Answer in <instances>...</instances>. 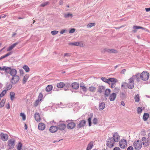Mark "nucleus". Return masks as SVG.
<instances>
[{"label": "nucleus", "instance_id": "f257e3e1", "mask_svg": "<svg viewBox=\"0 0 150 150\" xmlns=\"http://www.w3.org/2000/svg\"><path fill=\"white\" fill-rule=\"evenodd\" d=\"M149 74L147 71H144L142 72L140 75V79L143 81H146L148 79Z\"/></svg>", "mask_w": 150, "mask_h": 150}, {"label": "nucleus", "instance_id": "f03ea898", "mask_svg": "<svg viewBox=\"0 0 150 150\" xmlns=\"http://www.w3.org/2000/svg\"><path fill=\"white\" fill-rule=\"evenodd\" d=\"M5 70L6 72L10 74L13 76H16L17 73V71L16 69H11L10 67H6Z\"/></svg>", "mask_w": 150, "mask_h": 150}, {"label": "nucleus", "instance_id": "7ed1b4c3", "mask_svg": "<svg viewBox=\"0 0 150 150\" xmlns=\"http://www.w3.org/2000/svg\"><path fill=\"white\" fill-rule=\"evenodd\" d=\"M133 146L135 149L139 150L142 147V142L139 140L137 141H135L133 143Z\"/></svg>", "mask_w": 150, "mask_h": 150}, {"label": "nucleus", "instance_id": "20e7f679", "mask_svg": "<svg viewBox=\"0 0 150 150\" xmlns=\"http://www.w3.org/2000/svg\"><path fill=\"white\" fill-rule=\"evenodd\" d=\"M129 82L127 84L128 88L129 89H132L134 86V78L133 75L131 77L129 78Z\"/></svg>", "mask_w": 150, "mask_h": 150}, {"label": "nucleus", "instance_id": "39448f33", "mask_svg": "<svg viewBox=\"0 0 150 150\" xmlns=\"http://www.w3.org/2000/svg\"><path fill=\"white\" fill-rule=\"evenodd\" d=\"M127 140L124 139H121L119 142V146L122 149H125L127 146Z\"/></svg>", "mask_w": 150, "mask_h": 150}, {"label": "nucleus", "instance_id": "423d86ee", "mask_svg": "<svg viewBox=\"0 0 150 150\" xmlns=\"http://www.w3.org/2000/svg\"><path fill=\"white\" fill-rule=\"evenodd\" d=\"M113 137H110L108 139L107 141L106 145L109 147L111 148L113 146L115 142Z\"/></svg>", "mask_w": 150, "mask_h": 150}, {"label": "nucleus", "instance_id": "0eeeda50", "mask_svg": "<svg viewBox=\"0 0 150 150\" xmlns=\"http://www.w3.org/2000/svg\"><path fill=\"white\" fill-rule=\"evenodd\" d=\"M68 124L67 125V128L69 129H74L76 126L75 123L72 121H68Z\"/></svg>", "mask_w": 150, "mask_h": 150}, {"label": "nucleus", "instance_id": "6e6552de", "mask_svg": "<svg viewBox=\"0 0 150 150\" xmlns=\"http://www.w3.org/2000/svg\"><path fill=\"white\" fill-rule=\"evenodd\" d=\"M113 139L115 142H118L120 139V136L117 132L114 133L113 134Z\"/></svg>", "mask_w": 150, "mask_h": 150}, {"label": "nucleus", "instance_id": "1a4fd4ad", "mask_svg": "<svg viewBox=\"0 0 150 150\" xmlns=\"http://www.w3.org/2000/svg\"><path fill=\"white\" fill-rule=\"evenodd\" d=\"M15 141L13 139L9 140L8 142V146L10 149L13 148L15 146Z\"/></svg>", "mask_w": 150, "mask_h": 150}, {"label": "nucleus", "instance_id": "9d476101", "mask_svg": "<svg viewBox=\"0 0 150 150\" xmlns=\"http://www.w3.org/2000/svg\"><path fill=\"white\" fill-rule=\"evenodd\" d=\"M19 79L20 78L18 76L16 75L13 76L11 79V83L13 84H15L19 81Z\"/></svg>", "mask_w": 150, "mask_h": 150}, {"label": "nucleus", "instance_id": "9b49d317", "mask_svg": "<svg viewBox=\"0 0 150 150\" xmlns=\"http://www.w3.org/2000/svg\"><path fill=\"white\" fill-rule=\"evenodd\" d=\"M8 135L6 134L1 133V138L3 141H7L8 138Z\"/></svg>", "mask_w": 150, "mask_h": 150}, {"label": "nucleus", "instance_id": "f8f14e48", "mask_svg": "<svg viewBox=\"0 0 150 150\" xmlns=\"http://www.w3.org/2000/svg\"><path fill=\"white\" fill-rule=\"evenodd\" d=\"M86 123V121L85 120H82L79 122V123L77 125V128L79 129L81 127H83Z\"/></svg>", "mask_w": 150, "mask_h": 150}, {"label": "nucleus", "instance_id": "ddd939ff", "mask_svg": "<svg viewBox=\"0 0 150 150\" xmlns=\"http://www.w3.org/2000/svg\"><path fill=\"white\" fill-rule=\"evenodd\" d=\"M104 52H107L109 53H116L117 52V51L114 49H109L108 48H105L103 50Z\"/></svg>", "mask_w": 150, "mask_h": 150}, {"label": "nucleus", "instance_id": "4468645a", "mask_svg": "<svg viewBox=\"0 0 150 150\" xmlns=\"http://www.w3.org/2000/svg\"><path fill=\"white\" fill-rule=\"evenodd\" d=\"M116 94L113 93L110 95L109 97V100L110 101H113L115 99L116 97Z\"/></svg>", "mask_w": 150, "mask_h": 150}, {"label": "nucleus", "instance_id": "2eb2a0df", "mask_svg": "<svg viewBox=\"0 0 150 150\" xmlns=\"http://www.w3.org/2000/svg\"><path fill=\"white\" fill-rule=\"evenodd\" d=\"M71 86L73 89L77 90L79 88V85L77 82H74L71 84Z\"/></svg>", "mask_w": 150, "mask_h": 150}, {"label": "nucleus", "instance_id": "dca6fc26", "mask_svg": "<svg viewBox=\"0 0 150 150\" xmlns=\"http://www.w3.org/2000/svg\"><path fill=\"white\" fill-rule=\"evenodd\" d=\"M45 128V125L42 122L40 123L38 125V129L40 130H43Z\"/></svg>", "mask_w": 150, "mask_h": 150}, {"label": "nucleus", "instance_id": "f3484780", "mask_svg": "<svg viewBox=\"0 0 150 150\" xmlns=\"http://www.w3.org/2000/svg\"><path fill=\"white\" fill-rule=\"evenodd\" d=\"M34 117L35 120L38 122H39L41 120V118L39 113L36 112L35 113Z\"/></svg>", "mask_w": 150, "mask_h": 150}, {"label": "nucleus", "instance_id": "a211bd4d", "mask_svg": "<svg viewBox=\"0 0 150 150\" xmlns=\"http://www.w3.org/2000/svg\"><path fill=\"white\" fill-rule=\"evenodd\" d=\"M66 127V125L63 123H60L58 126V129L60 130H64Z\"/></svg>", "mask_w": 150, "mask_h": 150}, {"label": "nucleus", "instance_id": "6ab92c4d", "mask_svg": "<svg viewBox=\"0 0 150 150\" xmlns=\"http://www.w3.org/2000/svg\"><path fill=\"white\" fill-rule=\"evenodd\" d=\"M57 127L55 126H52L50 128V131L52 133L56 132L57 130Z\"/></svg>", "mask_w": 150, "mask_h": 150}, {"label": "nucleus", "instance_id": "aec40b11", "mask_svg": "<svg viewBox=\"0 0 150 150\" xmlns=\"http://www.w3.org/2000/svg\"><path fill=\"white\" fill-rule=\"evenodd\" d=\"M133 28L134 29L133 30V32L134 33H136L137 32V31L136 29H142L143 30L146 29V28H144L138 26H134L133 27Z\"/></svg>", "mask_w": 150, "mask_h": 150}, {"label": "nucleus", "instance_id": "412c9836", "mask_svg": "<svg viewBox=\"0 0 150 150\" xmlns=\"http://www.w3.org/2000/svg\"><path fill=\"white\" fill-rule=\"evenodd\" d=\"M105 88L104 86H100L98 89V92L101 93L105 91Z\"/></svg>", "mask_w": 150, "mask_h": 150}, {"label": "nucleus", "instance_id": "4be33fe9", "mask_svg": "<svg viewBox=\"0 0 150 150\" xmlns=\"http://www.w3.org/2000/svg\"><path fill=\"white\" fill-rule=\"evenodd\" d=\"M142 141H143L142 143L143 144L144 146H147L149 145L148 141L146 140V138L145 137H142Z\"/></svg>", "mask_w": 150, "mask_h": 150}, {"label": "nucleus", "instance_id": "5701e85b", "mask_svg": "<svg viewBox=\"0 0 150 150\" xmlns=\"http://www.w3.org/2000/svg\"><path fill=\"white\" fill-rule=\"evenodd\" d=\"M81 88L82 90L83 91L86 92L87 91V88L85 85L83 83H81L80 84Z\"/></svg>", "mask_w": 150, "mask_h": 150}, {"label": "nucleus", "instance_id": "b1692460", "mask_svg": "<svg viewBox=\"0 0 150 150\" xmlns=\"http://www.w3.org/2000/svg\"><path fill=\"white\" fill-rule=\"evenodd\" d=\"M29 76L28 74L25 75L23 77V84H25L27 81V80L28 79Z\"/></svg>", "mask_w": 150, "mask_h": 150}, {"label": "nucleus", "instance_id": "393cba45", "mask_svg": "<svg viewBox=\"0 0 150 150\" xmlns=\"http://www.w3.org/2000/svg\"><path fill=\"white\" fill-rule=\"evenodd\" d=\"M111 92V90L109 89H107L104 92V95L105 97H108L109 96Z\"/></svg>", "mask_w": 150, "mask_h": 150}, {"label": "nucleus", "instance_id": "a878e982", "mask_svg": "<svg viewBox=\"0 0 150 150\" xmlns=\"http://www.w3.org/2000/svg\"><path fill=\"white\" fill-rule=\"evenodd\" d=\"M93 142L91 141L90 142L88 145L86 150H91L93 147Z\"/></svg>", "mask_w": 150, "mask_h": 150}, {"label": "nucleus", "instance_id": "bb28decb", "mask_svg": "<svg viewBox=\"0 0 150 150\" xmlns=\"http://www.w3.org/2000/svg\"><path fill=\"white\" fill-rule=\"evenodd\" d=\"M18 44V43L17 42L12 45L7 49V51H9L12 50Z\"/></svg>", "mask_w": 150, "mask_h": 150}, {"label": "nucleus", "instance_id": "cd10ccee", "mask_svg": "<svg viewBox=\"0 0 150 150\" xmlns=\"http://www.w3.org/2000/svg\"><path fill=\"white\" fill-rule=\"evenodd\" d=\"M117 80L115 78H112L109 79L108 80V83H109V82H111L112 83H114L117 82Z\"/></svg>", "mask_w": 150, "mask_h": 150}, {"label": "nucleus", "instance_id": "c85d7f7f", "mask_svg": "<svg viewBox=\"0 0 150 150\" xmlns=\"http://www.w3.org/2000/svg\"><path fill=\"white\" fill-rule=\"evenodd\" d=\"M52 88L53 87L52 85H48L46 87V91L47 92H50L52 90Z\"/></svg>", "mask_w": 150, "mask_h": 150}, {"label": "nucleus", "instance_id": "c756f323", "mask_svg": "<svg viewBox=\"0 0 150 150\" xmlns=\"http://www.w3.org/2000/svg\"><path fill=\"white\" fill-rule=\"evenodd\" d=\"M96 88L93 86H90L88 88L89 90L91 92H94L96 90Z\"/></svg>", "mask_w": 150, "mask_h": 150}, {"label": "nucleus", "instance_id": "7c9ffc66", "mask_svg": "<svg viewBox=\"0 0 150 150\" xmlns=\"http://www.w3.org/2000/svg\"><path fill=\"white\" fill-rule=\"evenodd\" d=\"M65 86V84L63 82H60L57 83V86L59 88H62Z\"/></svg>", "mask_w": 150, "mask_h": 150}, {"label": "nucleus", "instance_id": "2f4dec72", "mask_svg": "<svg viewBox=\"0 0 150 150\" xmlns=\"http://www.w3.org/2000/svg\"><path fill=\"white\" fill-rule=\"evenodd\" d=\"M105 106V103H101L99 105V110H103Z\"/></svg>", "mask_w": 150, "mask_h": 150}, {"label": "nucleus", "instance_id": "473e14b6", "mask_svg": "<svg viewBox=\"0 0 150 150\" xmlns=\"http://www.w3.org/2000/svg\"><path fill=\"white\" fill-rule=\"evenodd\" d=\"M6 102L5 99H3L0 103V108H2L4 107Z\"/></svg>", "mask_w": 150, "mask_h": 150}, {"label": "nucleus", "instance_id": "72a5a7b5", "mask_svg": "<svg viewBox=\"0 0 150 150\" xmlns=\"http://www.w3.org/2000/svg\"><path fill=\"white\" fill-rule=\"evenodd\" d=\"M149 117V115L147 113H145L143 115V118L144 121H146Z\"/></svg>", "mask_w": 150, "mask_h": 150}, {"label": "nucleus", "instance_id": "f704fd0d", "mask_svg": "<svg viewBox=\"0 0 150 150\" xmlns=\"http://www.w3.org/2000/svg\"><path fill=\"white\" fill-rule=\"evenodd\" d=\"M23 68L26 72H28L30 71V69L29 67L26 65H25L23 67Z\"/></svg>", "mask_w": 150, "mask_h": 150}, {"label": "nucleus", "instance_id": "c9c22d12", "mask_svg": "<svg viewBox=\"0 0 150 150\" xmlns=\"http://www.w3.org/2000/svg\"><path fill=\"white\" fill-rule=\"evenodd\" d=\"M11 99L12 100L14 98L15 94L13 92H11L10 93Z\"/></svg>", "mask_w": 150, "mask_h": 150}, {"label": "nucleus", "instance_id": "e433bc0d", "mask_svg": "<svg viewBox=\"0 0 150 150\" xmlns=\"http://www.w3.org/2000/svg\"><path fill=\"white\" fill-rule=\"evenodd\" d=\"M139 75V73H138L136 74L134 76V78H136V80L138 82H139L140 81V79L138 77V76Z\"/></svg>", "mask_w": 150, "mask_h": 150}, {"label": "nucleus", "instance_id": "4c0bfd02", "mask_svg": "<svg viewBox=\"0 0 150 150\" xmlns=\"http://www.w3.org/2000/svg\"><path fill=\"white\" fill-rule=\"evenodd\" d=\"M144 107H138L137 109V112L139 114H140L142 111V110L144 109Z\"/></svg>", "mask_w": 150, "mask_h": 150}, {"label": "nucleus", "instance_id": "58836bf2", "mask_svg": "<svg viewBox=\"0 0 150 150\" xmlns=\"http://www.w3.org/2000/svg\"><path fill=\"white\" fill-rule=\"evenodd\" d=\"M11 52H9V53L6 54L2 56L1 57H0V60L1 59H3L7 57L9 55H11Z\"/></svg>", "mask_w": 150, "mask_h": 150}, {"label": "nucleus", "instance_id": "ea45409f", "mask_svg": "<svg viewBox=\"0 0 150 150\" xmlns=\"http://www.w3.org/2000/svg\"><path fill=\"white\" fill-rule=\"evenodd\" d=\"M43 96L42 93L41 92L38 95V99L39 100H40V101H41L42 99Z\"/></svg>", "mask_w": 150, "mask_h": 150}, {"label": "nucleus", "instance_id": "a19ab883", "mask_svg": "<svg viewBox=\"0 0 150 150\" xmlns=\"http://www.w3.org/2000/svg\"><path fill=\"white\" fill-rule=\"evenodd\" d=\"M22 144L21 143L19 142L18 144L17 147V149L18 150H21L22 147Z\"/></svg>", "mask_w": 150, "mask_h": 150}, {"label": "nucleus", "instance_id": "79ce46f5", "mask_svg": "<svg viewBox=\"0 0 150 150\" xmlns=\"http://www.w3.org/2000/svg\"><path fill=\"white\" fill-rule=\"evenodd\" d=\"M6 91H7L6 90L3 91L0 94V97H3L6 94Z\"/></svg>", "mask_w": 150, "mask_h": 150}, {"label": "nucleus", "instance_id": "37998d69", "mask_svg": "<svg viewBox=\"0 0 150 150\" xmlns=\"http://www.w3.org/2000/svg\"><path fill=\"white\" fill-rule=\"evenodd\" d=\"M95 23H91L88 24L87 25V27L88 28H91V27L94 26L95 25Z\"/></svg>", "mask_w": 150, "mask_h": 150}, {"label": "nucleus", "instance_id": "c03bdc74", "mask_svg": "<svg viewBox=\"0 0 150 150\" xmlns=\"http://www.w3.org/2000/svg\"><path fill=\"white\" fill-rule=\"evenodd\" d=\"M101 79L104 82L108 83L109 79H107L105 77H102L101 78Z\"/></svg>", "mask_w": 150, "mask_h": 150}, {"label": "nucleus", "instance_id": "a18cd8bd", "mask_svg": "<svg viewBox=\"0 0 150 150\" xmlns=\"http://www.w3.org/2000/svg\"><path fill=\"white\" fill-rule=\"evenodd\" d=\"M85 45L82 42H77V46H79L81 47H84Z\"/></svg>", "mask_w": 150, "mask_h": 150}, {"label": "nucleus", "instance_id": "49530a36", "mask_svg": "<svg viewBox=\"0 0 150 150\" xmlns=\"http://www.w3.org/2000/svg\"><path fill=\"white\" fill-rule=\"evenodd\" d=\"M134 98L136 102H139V97L138 95H136L135 96Z\"/></svg>", "mask_w": 150, "mask_h": 150}, {"label": "nucleus", "instance_id": "de8ad7c7", "mask_svg": "<svg viewBox=\"0 0 150 150\" xmlns=\"http://www.w3.org/2000/svg\"><path fill=\"white\" fill-rule=\"evenodd\" d=\"M41 101H40L38 99H37L34 105L35 107L37 106L40 103V102Z\"/></svg>", "mask_w": 150, "mask_h": 150}, {"label": "nucleus", "instance_id": "09e8293b", "mask_svg": "<svg viewBox=\"0 0 150 150\" xmlns=\"http://www.w3.org/2000/svg\"><path fill=\"white\" fill-rule=\"evenodd\" d=\"M20 116L22 117L23 120H25L26 119V116L24 113H20Z\"/></svg>", "mask_w": 150, "mask_h": 150}, {"label": "nucleus", "instance_id": "8fccbe9b", "mask_svg": "<svg viewBox=\"0 0 150 150\" xmlns=\"http://www.w3.org/2000/svg\"><path fill=\"white\" fill-rule=\"evenodd\" d=\"M49 3L48 2H45L43 3L40 5V6L41 7H44L48 4Z\"/></svg>", "mask_w": 150, "mask_h": 150}, {"label": "nucleus", "instance_id": "3c124183", "mask_svg": "<svg viewBox=\"0 0 150 150\" xmlns=\"http://www.w3.org/2000/svg\"><path fill=\"white\" fill-rule=\"evenodd\" d=\"M64 16L65 18H67L69 17L70 16L72 17V14L70 13L65 14Z\"/></svg>", "mask_w": 150, "mask_h": 150}, {"label": "nucleus", "instance_id": "603ef678", "mask_svg": "<svg viewBox=\"0 0 150 150\" xmlns=\"http://www.w3.org/2000/svg\"><path fill=\"white\" fill-rule=\"evenodd\" d=\"M126 83L125 82L122 83L121 85V87L122 88H126Z\"/></svg>", "mask_w": 150, "mask_h": 150}, {"label": "nucleus", "instance_id": "864d4df0", "mask_svg": "<svg viewBox=\"0 0 150 150\" xmlns=\"http://www.w3.org/2000/svg\"><path fill=\"white\" fill-rule=\"evenodd\" d=\"M58 33V31L56 30H53L51 32V33L53 35H54Z\"/></svg>", "mask_w": 150, "mask_h": 150}, {"label": "nucleus", "instance_id": "5fc2aeb1", "mask_svg": "<svg viewBox=\"0 0 150 150\" xmlns=\"http://www.w3.org/2000/svg\"><path fill=\"white\" fill-rule=\"evenodd\" d=\"M71 55V54L70 53H65L64 54V57H69Z\"/></svg>", "mask_w": 150, "mask_h": 150}, {"label": "nucleus", "instance_id": "6e6d98bb", "mask_svg": "<svg viewBox=\"0 0 150 150\" xmlns=\"http://www.w3.org/2000/svg\"><path fill=\"white\" fill-rule=\"evenodd\" d=\"M77 42H72L69 43V45H72L77 46Z\"/></svg>", "mask_w": 150, "mask_h": 150}, {"label": "nucleus", "instance_id": "4d7b16f0", "mask_svg": "<svg viewBox=\"0 0 150 150\" xmlns=\"http://www.w3.org/2000/svg\"><path fill=\"white\" fill-rule=\"evenodd\" d=\"M97 120L96 118H94L93 120V123L94 124H96L97 123Z\"/></svg>", "mask_w": 150, "mask_h": 150}, {"label": "nucleus", "instance_id": "13d9d810", "mask_svg": "<svg viewBox=\"0 0 150 150\" xmlns=\"http://www.w3.org/2000/svg\"><path fill=\"white\" fill-rule=\"evenodd\" d=\"M12 85L11 84H8L7 86V90L10 89H11L12 87Z\"/></svg>", "mask_w": 150, "mask_h": 150}, {"label": "nucleus", "instance_id": "bf43d9fd", "mask_svg": "<svg viewBox=\"0 0 150 150\" xmlns=\"http://www.w3.org/2000/svg\"><path fill=\"white\" fill-rule=\"evenodd\" d=\"M120 89L119 88H115L114 89V91L116 93H118Z\"/></svg>", "mask_w": 150, "mask_h": 150}, {"label": "nucleus", "instance_id": "052dcab7", "mask_svg": "<svg viewBox=\"0 0 150 150\" xmlns=\"http://www.w3.org/2000/svg\"><path fill=\"white\" fill-rule=\"evenodd\" d=\"M88 123H89V126H91V118H89L88 119Z\"/></svg>", "mask_w": 150, "mask_h": 150}, {"label": "nucleus", "instance_id": "680f3d73", "mask_svg": "<svg viewBox=\"0 0 150 150\" xmlns=\"http://www.w3.org/2000/svg\"><path fill=\"white\" fill-rule=\"evenodd\" d=\"M75 30L73 28L70 30L69 32L70 33H73L75 31Z\"/></svg>", "mask_w": 150, "mask_h": 150}, {"label": "nucleus", "instance_id": "e2e57ef3", "mask_svg": "<svg viewBox=\"0 0 150 150\" xmlns=\"http://www.w3.org/2000/svg\"><path fill=\"white\" fill-rule=\"evenodd\" d=\"M127 150H133V148L132 146H129L127 148Z\"/></svg>", "mask_w": 150, "mask_h": 150}, {"label": "nucleus", "instance_id": "0e129e2a", "mask_svg": "<svg viewBox=\"0 0 150 150\" xmlns=\"http://www.w3.org/2000/svg\"><path fill=\"white\" fill-rule=\"evenodd\" d=\"M126 71V70L125 69H123L120 72L121 74H125Z\"/></svg>", "mask_w": 150, "mask_h": 150}, {"label": "nucleus", "instance_id": "69168bd1", "mask_svg": "<svg viewBox=\"0 0 150 150\" xmlns=\"http://www.w3.org/2000/svg\"><path fill=\"white\" fill-rule=\"evenodd\" d=\"M113 150H121V149L119 147H117L114 148Z\"/></svg>", "mask_w": 150, "mask_h": 150}, {"label": "nucleus", "instance_id": "338daca9", "mask_svg": "<svg viewBox=\"0 0 150 150\" xmlns=\"http://www.w3.org/2000/svg\"><path fill=\"white\" fill-rule=\"evenodd\" d=\"M20 73L21 74H24V71L22 69L20 70Z\"/></svg>", "mask_w": 150, "mask_h": 150}, {"label": "nucleus", "instance_id": "774afa93", "mask_svg": "<svg viewBox=\"0 0 150 150\" xmlns=\"http://www.w3.org/2000/svg\"><path fill=\"white\" fill-rule=\"evenodd\" d=\"M145 9L146 12L149 11H150V8H145Z\"/></svg>", "mask_w": 150, "mask_h": 150}]
</instances>
